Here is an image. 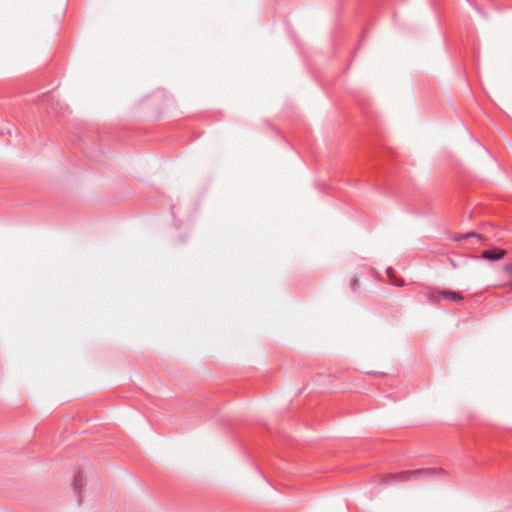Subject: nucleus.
Returning <instances> with one entry per match:
<instances>
[{
  "label": "nucleus",
  "instance_id": "f257e3e1",
  "mask_svg": "<svg viewBox=\"0 0 512 512\" xmlns=\"http://www.w3.org/2000/svg\"><path fill=\"white\" fill-rule=\"evenodd\" d=\"M438 474H444V470L441 468H423L410 471H402L399 473L391 474L390 480L386 481L385 484L417 480L422 477H432Z\"/></svg>",
  "mask_w": 512,
  "mask_h": 512
},
{
  "label": "nucleus",
  "instance_id": "f03ea898",
  "mask_svg": "<svg viewBox=\"0 0 512 512\" xmlns=\"http://www.w3.org/2000/svg\"><path fill=\"white\" fill-rule=\"evenodd\" d=\"M439 296H442L443 299L451 302L458 303L463 300L462 294L452 291V290H435L429 293V299L432 301H438Z\"/></svg>",
  "mask_w": 512,
  "mask_h": 512
},
{
  "label": "nucleus",
  "instance_id": "7ed1b4c3",
  "mask_svg": "<svg viewBox=\"0 0 512 512\" xmlns=\"http://www.w3.org/2000/svg\"><path fill=\"white\" fill-rule=\"evenodd\" d=\"M505 255L504 249L485 250L481 253L480 258L494 262L503 259Z\"/></svg>",
  "mask_w": 512,
  "mask_h": 512
},
{
  "label": "nucleus",
  "instance_id": "20e7f679",
  "mask_svg": "<svg viewBox=\"0 0 512 512\" xmlns=\"http://www.w3.org/2000/svg\"><path fill=\"white\" fill-rule=\"evenodd\" d=\"M85 485V480L79 471L73 478V492L77 496V502L80 505L82 502L81 489Z\"/></svg>",
  "mask_w": 512,
  "mask_h": 512
},
{
  "label": "nucleus",
  "instance_id": "39448f33",
  "mask_svg": "<svg viewBox=\"0 0 512 512\" xmlns=\"http://www.w3.org/2000/svg\"><path fill=\"white\" fill-rule=\"evenodd\" d=\"M464 237H466V239H468L470 237H477L479 240H482V235H480L477 232H473V231L464 233Z\"/></svg>",
  "mask_w": 512,
  "mask_h": 512
},
{
  "label": "nucleus",
  "instance_id": "423d86ee",
  "mask_svg": "<svg viewBox=\"0 0 512 512\" xmlns=\"http://www.w3.org/2000/svg\"><path fill=\"white\" fill-rule=\"evenodd\" d=\"M451 239L455 242H460V241L466 239V237H464V234H455L452 236Z\"/></svg>",
  "mask_w": 512,
  "mask_h": 512
},
{
  "label": "nucleus",
  "instance_id": "0eeeda50",
  "mask_svg": "<svg viewBox=\"0 0 512 512\" xmlns=\"http://www.w3.org/2000/svg\"><path fill=\"white\" fill-rule=\"evenodd\" d=\"M507 274L512 277V263L506 264L504 267Z\"/></svg>",
  "mask_w": 512,
  "mask_h": 512
},
{
  "label": "nucleus",
  "instance_id": "6e6552de",
  "mask_svg": "<svg viewBox=\"0 0 512 512\" xmlns=\"http://www.w3.org/2000/svg\"><path fill=\"white\" fill-rule=\"evenodd\" d=\"M350 286H351L352 290L355 291L356 287L358 286V280L357 279H352L351 282H350Z\"/></svg>",
  "mask_w": 512,
  "mask_h": 512
},
{
  "label": "nucleus",
  "instance_id": "1a4fd4ad",
  "mask_svg": "<svg viewBox=\"0 0 512 512\" xmlns=\"http://www.w3.org/2000/svg\"><path fill=\"white\" fill-rule=\"evenodd\" d=\"M449 262H450V264H451V266H452L453 268H455V269H456V268H458V267H459V265L456 263V261H455L454 259L449 258Z\"/></svg>",
  "mask_w": 512,
  "mask_h": 512
},
{
  "label": "nucleus",
  "instance_id": "9d476101",
  "mask_svg": "<svg viewBox=\"0 0 512 512\" xmlns=\"http://www.w3.org/2000/svg\"><path fill=\"white\" fill-rule=\"evenodd\" d=\"M386 272H387V274H388L389 276H391V273L393 272V270H392V268H391V267H389V268H387Z\"/></svg>",
  "mask_w": 512,
  "mask_h": 512
}]
</instances>
